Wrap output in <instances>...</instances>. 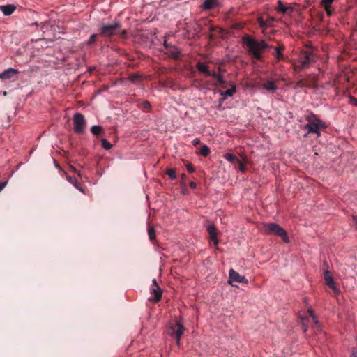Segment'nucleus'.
I'll use <instances>...</instances> for the list:
<instances>
[{"label":"nucleus","instance_id":"obj_32","mask_svg":"<svg viewBox=\"0 0 357 357\" xmlns=\"http://www.w3.org/2000/svg\"><path fill=\"white\" fill-rule=\"evenodd\" d=\"M335 0H321V5L323 6L331 7L332 3Z\"/></svg>","mask_w":357,"mask_h":357},{"label":"nucleus","instance_id":"obj_25","mask_svg":"<svg viewBox=\"0 0 357 357\" xmlns=\"http://www.w3.org/2000/svg\"><path fill=\"white\" fill-rule=\"evenodd\" d=\"M102 127L100 126H93L91 128V132L94 135H99L102 131Z\"/></svg>","mask_w":357,"mask_h":357},{"label":"nucleus","instance_id":"obj_5","mask_svg":"<svg viewBox=\"0 0 357 357\" xmlns=\"http://www.w3.org/2000/svg\"><path fill=\"white\" fill-rule=\"evenodd\" d=\"M264 231L268 235H275L281 237L284 242L289 243V240L286 231L277 223H268L264 226Z\"/></svg>","mask_w":357,"mask_h":357},{"label":"nucleus","instance_id":"obj_2","mask_svg":"<svg viewBox=\"0 0 357 357\" xmlns=\"http://www.w3.org/2000/svg\"><path fill=\"white\" fill-rule=\"evenodd\" d=\"M307 123L305 125L304 129L307 131V134L314 133L317 138L321 136V130L327 128L325 122L319 119L314 113L310 112L305 116Z\"/></svg>","mask_w":357,"mask_h":357},{"label":"nucleus","instance_id":"obj_3","mask_svg":"<svg viewBox=\"0 0 357 357\" xmlns=\"http://www.w3.org/2000/svg\"><path fill=\"white\" fill-rule=\"evenodd\" d=\"M316 61L317 56L312 50H301L298 58V64H295L294 69V70L307 69Z\"/></svg>","mask_w":357,"mask_h":357},{"label":"nucleus","instance_id":"obj_36","mask_svg":"<svg viewBox=\"0 0 357 357\" xmlns=\"http://www.w3.org/2000/svg\"><path fill=\"white\" fill-rule=\"evenodd\" d=\"M309 85L307 84L303 79H300L296 82V86L297 87H305L308 86Z\"/></svg>","mask_w":357,"mask_h":357},{"label":"nucleus","instance_id":"obj_19","mask_svg":"<svg viewBox=\"0 0 357 357\" xmlns=\"http://www.w3.org/2000/svg\"><path fill=\"white\" fill-rule=\"evenodd\" d=\"M263 87L266 89V90L274 92L277 89L278 86L275 84V82L272 80H267L263 84Z\"/></svg>","mask_w":357,"mask_h":357},{"label":"nucleus","instance_id":"obj_38","mask_svg":"<svg viewBox=\"0 0 357 357\" xmlns=\"http://www.w3.org/2000/svg\"><path fill=\"white\" fill-rule=\"evenodd\" d=\"M186 168H187L188 171L190 173H192L195 172V168L192 164H188L186 166Z\"/></svg>","mask_w":357,"mask_h":357},{"label":"nucleus","instance_id":"obj_50","mask_svg":"<svg viewBox=\"0 0 357 357\" xmlns=\"http://www.w3.org/2000/svg\"><path fill=\"white\" fill-rule=\"evenodd\" d=\"M243 160H244L245 161H246V160H247V158H246V156H244V157H243Z\"/></svg>","mask_w":357,"mask_h":357},{"label":"nucleus","instance_id":"obj_51","mask_svg":"<svg viewBox=\"0 0 357 357\" xmlns=\"http://www.w3.org/2000/svg\"><path fill=\"white\" fill-rule=\"evenodd\" d=\"M78 176H81V174H80V172H78Z\"/></svg>","mask_w":357,"mask_h":357},{"label":"nucleus","instance_id":"obj_9","mask_svg":"<svg viewBox=\"0 0 357 357\" xmlns=\"http://www.w3.org/2000/svg\"><path fill=\"white\" fill-rule=\"evenodd\" d=\"M229 282L232 284L233 282H236L238 283H247V279L241 275L238 272L235 271L233 269H231L229 273Z\"/></svg>","mask_w":357,"mask_h":357},{"label":"nucleus","instance_id":"obj_13","mask_svg":"<svg viewBox=\"0 0 357 357\" xmlns=\"http://www.w3.org/2000/svg\"><path fill=\"white\" fill-rule=\"evenodd\" d=\"M165 54L173 59L178 60L181 56V50L178 47L172 45L165 51Z\"/></svg>","mask_w":357,"mask_h":357},{"label":"nucleus","instance_id":"obj_23","mask_svg":"<svg viewBox=\"0 0 357 357\" xmlns=\"http://www.w3.org/2000/svg\"><path fill=\"white\" fill-rule=\"evenodd\" d=\"M224 158L231 163L238 162V158L232 153H226L224 155Z\"/></svg>","mask_w":357,"mask_h":357},{"label":"nucleus","instance_id":"obj_39","mask_svg":"<svg viewBox=\"0 0 357 357\" xmlns=\"http://www.w3.org/2000/svg\"><path fill=\"white\" fill-rule=\"evenodd\" d=\"M139 79V76L137 75H130V80L132 82H134L135 80H137Z\"/></svg>","mask_w":357,"mask_h":357},{"label":"nucleus","instance_id":"obj_1","mask_svg":"<svg viewBox=\"0 0 357 357\" xmlns=\"http://www.w3.org/2000/svg\"><path fill=\"white\" fill-rule=\"evenodd\" d=\"M242 40L248 55L257 61L262 59L263 54L270 47L264 40H257L249 35H245Z\"/></svg>","mask_w":357,"mask_h":357},{"label":"nucleus","instance_id":"obj_12","mask_svg":"<svg viewBox=\"0 0 357 357\" xmlns=\"http://www.w3.org/2000/svg\"><path fill=\"white\" fill-rule=\"evenodd\" d=\"M18 73L19 71L13 68H9L8 69L5 70L3 72L0 73V79H10L13 78Z\"/></svg>","mask_w":357,"mask_h":357},{"label":"nucleus","instance_id":"obj_4","mask_svg":"<svg viewBox=\"0 0 357 357\" xmlns=\"http://www.w3.org/2000/svg\"><path fill=\"white\" fill-rule=\"evenodd\" d=\"M185 328L179 321H172L169 324L167 328V334L176 340L178 347L181 345V339Z\"/></svg>","mask_w":357,"mask_h":357},{"label":"nucleus","instance_id":"obj_22","mask_svg":"<svg viewBox=\"0 0 357 357\" xmlns=\"http://www.w3.org/2000/svg\"><path fill=\"white\" fill-rule=\"evenodd\" d=\"M236 86L233 85L230 89L224 92H221V96H223L222 99L225 100L227 97H231L236 93Z\"/></svg>","mask_w":357,"mask_h":357},{"label":"nucleus","instance_id":"obj_17","mask_svg":"<svg viewBox=\"0 0 357 357\" xmlns=\"http://www.w3.org/2000/svg\"><path fill=\"white\" fill-rule=\"evenodd\" d=\"M151 292L154 294L155 298L153 299V301L155 303H158L160 301L162 298V289L160 288V287H151Z\"/></svg>","mask_w":357,"mask_h":357},{"label":"nucleus","instance_id":"obj_34","mask_svg":"<svg viewBox=\"0 0 357 357\" xmlns=\"http://www.w3.org/2000/svg\"><path fill=\"white\" fill-rule=\"evenodd\" d=\"M236 163L238 164V169L241 172H245L246 171L245 165L241 160H238V162H236Z\"/></svg>","mask_w":357,"mask_h":357},{"label":"nucleus","instance_id":"obj_42","mask_svg":"<svg viewBox=\"0 0 357 357\" xmlns=\"http://www.w3.org/2000/svg\"><path fill=\"white\" fill-rule=\"evenodd\" d=\"M192 143L195 146H196L200 144V139L199 138H195Z\"/></svg>","mask_w":357,"mask_h":357},{"label":"nucleus","instance_id":"obj_41","mask_svg":"<svg viewBox=\"0 0 357 357\" xmlns=\"http://www.w3.org/2000/svg\"><path fill=\"white\" fill-rule=\"evenodd\" d=\"M350 102L356 106H357V98L354 97H351Z\"/></svg>","mask_w":357,"mask_h":357},{"label":"nucleus","instance_id":"obj_30","mask_svg":"<svg viewBox=\"0 0 357 357\" xmlns=\"http://www.w3.org/2000/svg\"><path fill=\"white\" fill-rule=\"evenodd\" d=\"M301 322H302V328H303V332L305 333L307 330V324L309 322V318H307V317L303 318Z\"/></svg>","mask_w":357,"mask_h":357},{"label":"nucleus","instance_id":"obj_46","mask_svg":"<svg viewBox=\"0 0 357 357\" xmlns=\"http://www.w3.org/2000/svg\"><path fill=\"white\" fill-rule=\"evenodd\" d=\"M323 268H324V271L325 270H328V264L326 261H324V264H323Z\"/></svg>","mask_w":357,"mask_h":357},{"label":"nucleus","instance_id":"obj_15","mask_svg":"<svg viewBox=\"0 0 357 357\" xmlns=\"http://www.w3.org/2000/svg\"><path fill=\"white\" fill-rule=\"evenodd\" d=\"M15 9L16 7L13 4L0 6V10L6 16L10 15L15 10Z\"/></svg>","mask_w":357,"mask_h":357},{"label":"nucleus","instance_id":"obj_35","mask_svg":"<svg viewBox=\"0 0 357 357\" xmlns=\"http://www.w3.org/2000/svg\"><path fill=\"white\" fill-rule=\"evenodd\" d=\"M216 80L220 86L225 87L224 84H225V82L223 79V77L221 75H220L219 77L216 78Z\"/></svg>","mask_w":357,"mask_h":357},{"label":"nucleus","instance_id":"obj_45","mask_svg":"<svg viewBox=\"0 0 357 357\" xmlns=\"http://www.w3.org/2000/svg\"><path fill=\"white\" fill-rule=\"evenodd\" d=\"M163 45L165 48L166 49V51L168 50L169 47H172V45H169L166 40L164 41Z\"/></svg>","mask_w":357,"mask_h":357},{"label":"nucleus","instance_id":"obj_27","mask_svg":"<svg viewBox=\"0 0 357 357\" xmlns=\"http://www.w3.org/2000/svg\"><path fill=\"white\" fill-rule=\"evenodd\" d=\"M199 153L202 156L206 157L210 153V149L206 145H203L200 149Z\"/></svg>","mask_w":357,"mask_h":357},{"label":"nucleus","instance_id":"obj_48","mask_svg":"<svg viewBox=\"0 0 357 357\" xmlns=\"http://www.w3.org/2000/svg\"><path fill=\"white\" fill-rule=\"evenodd\" d=\"M153 284H152V287H159L157 284V282H156V280L155 279H153Z\"/></svg>","mask_w":357,"mask_h":357},{"label":"nucleus","instance_id":"obj_37","mask_svg":"<svg viewBox=\"0 0 357 357\" xmlns=\"http://www.w3.org/2000/svg\"><path fill=\"white\" fill-rule=\"evenodd\" d=\"M118 33L120 34V36L122 38H125L127 36V31L125 29L121 30V29Z\"/></svg>","mask_w":357,"mask_h":357},{"label":"nucleus","instance_id":"obj_11","mask_svg":"<svg viewBox=\"0 0 357 357\" xmlns=\"http://www.w3.org/2000/svg\"><path fill=\"white\" fill-rule=\"evenodd\" d=\"M269 48H273L275 50L273 54L275 57L276 61L278 62L282 60H284V56L282 52L284 50L285 47L283 45H279L278 47H273L270 45Z\"/></svg>","mask_w":357,"mask_h":357},{"label":"nucleus","instance_id":"obj_43","mask_svg":"<svg viewBox=\"0 0 357 357\" xmlns=\"http://www.w3.org/2000/svg\"><path fill=\"white\" fill-rule=\"evenodd\" d=\"M189 185H190V187L191 188H192V189H195V188H197V184H196V183H195V182H194V181H191V182H190Z\"/></svg>","mask_w":357,"mask_h":357},{"label":"nucleus","instance_id":"obj_26","mask_svg":"<svg viewBox=\"0 0 357 357\" xmlns=\"http://www.w3.org/2000/svg\"><path fill=\"white\" fill-rule=\"evenodd\" d=\"M148 234L149 240L153 243L155 239V231L153 227H149L148 228Z\"/></svg>","mask_w":357,"mask_h":357},{"label":"nucleus","instance_id":"obj_28","mask_svg":"<svg viewBox=\"0 0 357 357\" xmlns=\"http://www.w3.org/2000/svg\"><path fill=\"white\" fill-rule=\"evenodd\" d=\"M101 145L106 150H109L112 147V144L105 139H101Z\"/></svg>","mask_w":357,"mask_h":357},{"label":"nucleus","instance_id":"obj_7","mask_svg":"<svg viewBox=\"0 0 357 357\" xmlns=\"http://www.w3.org/2000/svg\"><path fill=\"white\" fill-rule=\"evenodd\" d=\"M74 131L77 134L84 132L86 126V121L84 116L81 113H75L73 116Z\"/></svg>","mask_w":357,"mask_h":357},{"label":"nucleus","instance_id":"obj_20","mask_svg":"<svg viewBox=\"0 0 357 357\" xmlns=\"http://www.w3.org/2000/svg\"><path fill=\"white\" fill-rule=\"evenodd\" d=\"M277 10L282 13H286L289 12H292L293 8L291 7L285 6L281 1H278Z\"/></svg>","mask_w":357,"mask_h":357},{"label":"nucleus","instance_id":"obj_24","mask_svg":"<svg viewBox=\"0 0 357 357\" xmlns=\"http://www.w3.org/2000/svg\"><path fill=\"white\" fill-rule=\"evenodd\" d=\"M139 107L144 112H149V110L151 107V105L149 101L144 100L140 104Z\"/></svg>","mask_w":357,"mask_h":357},{"label":"nucleus","instance_id":"obj_21","mask_svg":"<svg viewBox=\"0 0 357 357\" xmlns=\"http://www.w3.org/2000/svg\"><path fill=\"white\" fill-rule=\"evenodd\" d=\"M66 179L70 183H72L77 189H78L79 191L84 192V189L79 185L77 179L74 176H71L69 175L66 176Z\"/></svg>","mask_w":357,"mask_h":357},{"label":"nucleus","instance_id":"obj_40","mask_svg":"<svg viewBox=\"0 0 357 357\" xmlns=\"http://www.w3.org/2000/svg\"><path fill=\"white\" fill-rule=\"evenodd\" d=\"M326 10V14L329 16L332 15V11L331 10V7L324 6Z\"/></svg>","mask_w":357,"mask_h":357},{"label":"nucleus","instance_id":"obj_8","mask_svg":"<svg viewBox=\"0 0 357 357\" xmlns=\"http://www.w3.org/2000/svg\"><path fill=\"white\" fill-rule=\"evenodd\" d=\"M324 278L326 284L333 290V294L335 296L338 295L340 294V290L337 287L334 278L328 270L324 271Z\"/></svg>","mask_w":357,"mask_h":357},{"label":"nucleus","instance_id":"obj_49","mask_svg":"<svg viewBox=\"0 0 357 357\" xmlns=\"http://www.w3.org/2000/svg\"><path fill=\"white\" fill-rule=\"evenodd\" d=\"M185 178H186V175H185V174H182V175H181V178H182V180H185Z\"/></svg>","mask_w":357,"mask_h":357},{"label":"nucleus","instance_id":"obj_6","mask_svg":"<svg viewBox=\"0 0 357 357\" xmlns=\"http://www.w3.org/2000/svg\"><path fill=\"white\" fill-rule=\"evenodd\" d=\"M121 28V23L115 22L112 24H103L99 29L100 34L103 37H112L118 34Z\"/></svg>","mask_w":357,"mask_h":357},{"label":"nucleus","instance_id":"obj_29","mask_svg":"<svg viewBox=\"0 0 357 357\" xmlns=\"http://www.w3.org/2000/svg\"><path fill=\"white\" fill-rule=\"evenodd\" d=\"M167 174L169 176V178L174 180L176 177V171L174 169H169L167 171Z\"/></svg>","mask_w":357,"mask_h":357},{"label":"nucleus","instance_id":"obj_16","mask_svg":"<svg viewBox=\"0 0 357 357\" xmlns=\"http://www.w3.org/2000/svg\"><path fill=\"white\" fill-rule=\"evenodd\" d=\"M196 68L199 72L204 73L206 75H211V71L209 70L208 67L204 63L200 61L197 62L196 64Z\"/></svg>","mask_w":357,"mask_h":357},{"label":"nucleus","instance_id":"obj_31","mask_svg":"<svg viewBox=\"0 0 357 357\" xmlns=\"http://www.w3.org/2000/svg\"><path fill=\"white\" fill-rule=\"evenodd\" d=\"M97 37H98V35L94 33V34H92L89 39L87 40V42L86 43V44L87 45H91L97 39Z\"/></svg>","mask_w":357,"mask_h":357},{"label":"nucleus","instance_id":"obj_47","mask_svg":"<svg viewBox=\"0 0 357 357\" xmlns=\"http://www.w3.org/2000/svg\"><path fill=\"white\" fill-rule=\"evenodd\" d=\"M6 185V182L0 183V192L4 188Z\"/></svg>","mask_w":357,"mask_h":357},{"label":"nucleus","instance_id":"obj_14","mask_svg":"<svg viewBox=\"0 0 357 357\" xmlns=\"http://www.w3.org/2000/svg\"><path fill=\"white\" fill-rule=\"evenodd\" d=\"M218 6V0H204L201 8L205 10H209Z\"/></svg>","mask_w":357,"mask_h":357},{"label":"nucleus","instance_id":"obj_33","mask_svg":"<svg viewBox=\"0 0 357 357\" xmlns=\"http://www.w3.org/2000/svg\"><path fill=\"white\" fill-rule=\"evenodd\" d=\"M257 20L261 27L266 28L268 26L267 23L263 20L262 17H258Z\"/></svg>","mask_w":357,"mask_h":357},{"label":"nucleus","instance_id":"obj_18","mask_svg":"<svg viewBox=\"0 0 357 357\" xmlns=\"http://www.w3.org/2000/svg\"><path fill=\"white\" fill-rule=\"evenodd\" d=\"M308 313H309V315L312 318V320H313V325L312 326V327L313 328L316 329L317 331H321L320 324H319L318 319H317L316 316L314 315V311L312 309H309Z\"/></svg>","mask_w":357,"mask_h":357},{"label":"nucleus","instance_id":"obj_44","mask_svg":"<svg viewBox=\"0 0 357 357\" xmlns=\"http://www.w3.org/2000/svg\"><path fill=\"white\" fill-rule=\"evenodd\" d=\"M220 74L215 73V72H213V73H211V75L210 76H212L213 77H214L215 79L216 78H218L219 77Z\"/></svg>","mask_w":357,"mask_h":357},{"label":"nucleus","instance_id":"obj_10","mask_svg":"<svg viewBox=\"0 0 357 357\" xmlns=\"http://www.w3.org/2000/svg\"><path fill=\"white\" fill-rule=\"evenodd\" d=\"M206 231L210 236L211 240L215 245L218 244V239L217 236V230L213 224L208 223L206 226Z\"/></svg>","mask_w":357,"mask_h":357}]
</instances>
